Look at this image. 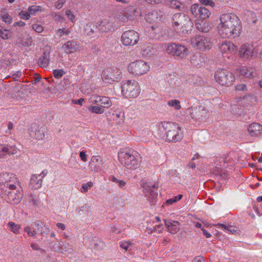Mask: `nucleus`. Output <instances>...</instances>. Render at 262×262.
<instances>
[{"mask_svg":"<svg viewBox=\"0 0 262 262\" xmlns=\"http://www.w3.org/2000/svg\"><path fill=\"white\" fill-rule=\"evenodd\" d=\"M241 26L238 18L232 13L223 14L217 26L219 34L222 38H235L241 33Z\"/></svg>","mask_w":262,"mask_h":262,"instance_id":"obj_1","label":"nucleus"},{"mask_svg":"<svg viewBox=\"0 0 262 262\" xmlns=\"http://www.w3.org/2000/svg\"><path fill=\"white\" fill-rule=\"evenodd\" d=\"M118 157L119 162L127 169L135 170L140 165L139 154L130 148H121L118 151Z\"/></svg>","mask_w":262,"mask_h":262,"instance_id":"obj_2","label":"nucleus"},{"mask_svg":"<svg viewBox=\"0 0 262 262\" xmlns=\"http://www.w3.org/2000/svg\"><path fill=\"white\" fill-rule=\"evenodd\" d=\"M159 129L165 135V139L168 141L176 142L182 138L181 127L176 123L163 122L161 123Z\"/></svg>","mask_w":262,"mask_h":262,"instance_id":"obj_3","label":"nucleus"},{"mask_svg":"<svg viewBox=\"0 0 262 262\" xmlns=\"http://www.w3.org/2000/svg\"><path fill=\"white\" fill-rule=\"evenodd\" d=\"M121 88L122 95L127 98H136L140 93V86L135 80L123 81Z\"/></svg>","mask_w":262,"mask_h":262,"instance_id":"obj_4","label":"nucleus"},{"mask_svg":"<svg viewBox=\"0 0 262 262\" xmlns=\"http://www.w3.org/2000/svg\"><path fill=\"white\" fill-rule=\"evenodd\" d=\"M192 47L202 51L211 49L212 42L210 37L204 35H196L190 39Z\"/></svg>","mask_w":262,"mask_h":262,"instance_id":"obj_5","label":"nucleus"},{"mask_svg":"<svg viewBox=\"0 0 262 262\" xmlns=\"http://www.w3.org/2000/svg\"><path fill=\"white\" fill-rule=\"evenodd\" d=\"M172 24L174 29L178 30L180 29L185 28L184 30L187 32L186 28L191 27L192 23L189 17L186 14L182 13L174 14L172 18Z\"/></svg>","mask_w":262,"mask_h":262,"instance_id":"obj_6","label":"nucleus"},{"mask_svg":"<svg viewBox=\"0 0 262 262\" xmlns=\"http://www.w3.org/2000/svg\"><path fill=\"white\" fill-rule=\"evenodd\" d=\"M214 79L220 84L228 86L232 84L235 78L233 74L228 70L218 69L215 72Z\"/></svg>","mask_w":262,"mask_h":262,"instance_id":"obj_7","label":"nucleus"},{"mask_svg":"<svg viewBox=\"0 0 262 262\" xmlns=\"http://www.w3.org/2000/svg\"><path fill=\"white\" fill-rule=\"evenodd\" d=\"M17 178L13 173L7 172L0 174V193L15 188Z\"/></svg>","mask_w":262,"mask_h":262,"instance_id":"obj_8","label":"nucleus"},{"mask_svg":"<svg viewBox=\"0 0 262 262\" xmlns=\"http://www.w3.org/2000/svg\"><path fill=\"white\" fill-rule=\"evenodd\" d=\"M149 69L148 63L143 60L132 62L128 66L129 72L137 75H142L146 73Z\"/></svg>","mask_w":262,"mask_h":262,"instance_id":"obj_9","label":"nucleus"},{"mask_svg":"<svg viewBox=\"0 0 262 262\" xmlns=\"http://www.w3.org/2000/svg\"><path fill=\"white\" fill-rule=\"evenodd\" d=\"M166 51L168 54L178 56L180 58L185 57L188 54L189 52L186 47L175 43L167 44L166 47Z\"/></svg>","mask_w":262,"mask_h":262,"instance_id":"obj_10","label":"nucleus"},{"mask_svg":"<svg viewBox=\"0 0 262 262\" xmlns=\"http://www.w3.org/2000/svg\"><path fill=\"white\" fill-rule=\"evenodd\" d=\"M188 112L190 117L196 121H203L209 117V112L202 105L191 106L188 109Z\"/></svg>","mask_w":262,"mask_h":262,"instance_id":"obj_11","label":"nucleus"},{"mask_svg":"<svg viewBox=\"0 0 262 262\" xmlns=\"http://www.w3.org/2000/svg\"><path fill=\"white\" fill-rule=\"evenodd\" d=\"M2 193L6 195L5 196L6 201L12 204H18L23 196L21 191L19 189L16 188V185L15 188L10 189V190L4 191Z\"/></svg>","mask_w":262,"mask_h":262,"instance_id":"obj_12","label":"nucleus"},{"mask_svg":"<svg viewBox=\"0 0 262 262\" xmlns=\"http://www.w3.org/2000/svg\"><path fill=\"white\" fill-rule=\"evenodd\" d=\"M139 40V35L137 32L134 30H128L124 32L121 35V40L125 46H134Z\"/></svg>","mask_w":262,"mask_h":262,"instance_id":"obj_13","label":"nucleus"},{"mask_svg":"<svg viewBox=\"0 0 262 262\" xmlns=\"http://www.w3.org/2000/svg\"><path fill=\"white\" fill-rule=\"evenodd\" d=\"M120 77V72L115 68H107L104 70L102 79L105 83L117 81Z\"/></svg>","mask_w":262,"mask_h":262,"instance_id":"obj_14","label":"nucleus"},{"mask_svg":"<svg viewBox=\"0 0 262 262\" xmlns=\"http://www.w3.org/2000/svg\"><path fill=\"white\" fill-rule=\"evenodd\" d=\"M190 11L195 17L199 18L201 19H207L211 15L210 10L207 8L203 6H199L196 4H194L191 6Z\"/></svg>","mask_w":262,"mask_h":262,"instance_id":"obj_15","label":"nucleus"},{"mask_svg":"<svg viewBox=\"0 0 262 262\" xmlns=\"http://www.w3.org/2000/svg\"><path fill=\"white\" fill-rule=\"evenodd\" d=\"M48 173L47 170H43L39 174H32L31 176L29 186L34 189H37L42 186V179L45 178Z\"/></svg>","mask_w":262,"mask_h":262,"instance_id":"obj_16","label":"nucleus"},{"mask_svg":"<svg viewBox=\"0 0 262 262\" xmlns=\"http://www.w3.org/2000/svg\"><path fill=\"white\" fill-rule=\"evenodd\" d=\"M254 49V47L251 44H243L238 50L239 56L243 59H248L253 55Z\"/></svg>","mask_w":262,"mask_h":262,"instance_id":"obj_17","label":"nucleus"},{"mask_svg":"<svg viewBox=\"0 0 262 262\" xmlns=\"http://www.w3.org/2000/svg\"><path fill=\"white\" fill-rule=\"evenodd\" d=\"M46 127L42 126L39 127L37 124H34L32 126V129L30 132V136L38 140H42L45 137Z\"/></svg>","mask_w":262,"mask_h":262,"instance_id":"obj_18","label":"nucleus"},{"mask_svg":"<svg viewBox=\"0 0 262 262\" xmlns=\"http://www.w3.org/2000/svg\"><path fill=\"white\" fill-rule=\"evenodd\" d=\"M219 49L223 54L232 53L237 50L236 46L229 40H224L221 42Z\"/></svg>","mask_w":262,"mask_h":262,"instance_id":"obj_19","label":"nucleus"},{"mask_svg":"<svg viewBox=\"0 0 262 262\" xmlns=\"http://www.w3.org/2000/svg\"><path fill=\"white\" fill-rule=\"evenodd\" d=\"M114 23L107 19L97 23L96 27L101 32H108L113 30Z\"/></svg>","mask_w":262,"mask_h":262,"instance_id":"obj_20","label":"nucleus"},{"mask_svg":"<svg viewBox=\"0 0 262 262\" xmlns=\"http://www.w3.org/2000/svg\"><path fill=\"white\" fill-rule=\"evenodd\" d=\"M81 46L76 41L70 40L67 41L62 47V49L67 54H71L79 50Z\"/></svg>","mask_w":262,"mask_h":262,"instance_id":"obj_21","label":"nucleus"},{"mask_svg":"<svg viewBox=\"0 0 262 262\" xmlns=\"http://www.w3.org/2000/svg\"><path fill=\"white\" fill-rule=\"evenodd\" d=\"M144 192L148 198L150 202H154V199L157 196V193L151 190V188L157 187V185H149L147 183H144L142 185Z\"/></svg>","mask_w":262,"mask_h":262,"instance_id":"obj_22","label":"nucleus"},{"mask_svg":"<svg viewBox=\"0 0 262 262\" xmlns=\"http://www.w3.org/2000/svg\"><path fill=\"white\" fill-rule=\"evenodd\" d=\"M248 132L250 136L257 137L262 132V125L257 123H253L248 126Z\"/></svg>","mask_w":262,"mask_h":262,"instance_id":"obj_23","label":"nucleus"},{"mask_svg":"<svg viewBox=\"0 0 262 262\" xmlns=\"http://www.w3.org/2000/svg\"><path fill=\"white\" fill-rule=\"evenodd\" d=\"M165 225L167 231L171 234L177 233L180 229V224L178 222L171 220H164Z\"/></svg>","mask_w":262,"mask_h":262,"instance_id":"obj_24","label":"nucleus"},{"mask_svg":"<svg viewBox=\"0 0 262 262\" xmlns=\"http://www.w3.org/2000/svg\"><path fill=\"white\" fill-rule=\"evenodd\" d=\"M89 166L91 170L98 171L102 167V163L100 158L93 156L89 162Z\"/></svg>","mask_w":262,"mask_h":262,"instance_id":"obj_25","label":"nucleus"},{"mask_svg":"<svg viewBox=\"0 0 262 262\" xmlns=\"http://www.w3.org/2000/svg\"><path fill=\"white\" fill-rule=\"evenodd\" d=\"M130 9L132 8H128L126 9H122L120 12L116 14V17L120 21L123 23H126L130 19V15L129 14Z\"/></svg>","mask_w":262,"mask_h":262,"instance_id":"obj_26","label":"nucleus"},{"mask_svg":"<svg viewBox=\"0 0 262 262\" xmlns=\"http://www.w3.org/2000/svg\"><path fill=\"white\" fill-rule=\"evenodd\" d=\"M145 19L149 23H158L160 20L161 18L158 11H152L146 14Z\"/></svg>","mask_w":262,"mask_h":262,"instance_id":"obj_27","label":"nucleus"},{"mask_svg":"<svg viewBox=\"0 0 262 262\" xmlns=\"http://www.w3.org/2000/svg\"><path fill=\"white\" fill-rule=\"evenodd\" d=\"M50 61L49 52H44L42 56L39 57L38 60V66L42 68H47Z\"/></svg>","mask_w":262,"mask_h":262,"instance_id":"obj_28","label":"nucleus"},{"mask_svg":"<svg viewBox=\"0 0 262 262\" xmlns=\"http://www.w3.org/2000/svg\"><path fill=\"white\" fill-rule=\"evenodd\" d=\"M254 70L250 67L245 66L241 67L239 70V73L245 77L250 78L253 77Z\"/></svg>","mask_w":262,"mask_h":262,"instance_id":"obj_29","label":"nucleus"},{"mask_svg":"<svg viewBox=\"0 0 262 262\" xmlns=\"http://www.w3.org/2000/svg\"><path fill=\"white\" fill-rule=\"evenodd\" d=\"M91 248L95 251H100L103 249L105 246L104 243L99 239H96L91 242Z\"/></svg>","mask_w":262,"mask_h":262,"instance_id":"obj_30","label":"nucleus"},{"mask_svg":"<svg viewBox=\"0 0 262 262\" xmlns=\"http://www.w3.org/2000/svg\"><path fill=\"white\" fill-rule=\"evenodd\" d=\"M0 18L7 24H10L12 23V17L9 14L6 9L1 10Z\"/></svg>","mask_w":262,"mask_h":262,"instance_id":"obj_31","label":"nucleus"},{"mask_svg":"<svg viewBox=\"0 0 262 262\" xmlns=\"http://www.w3.org/2000/svg\"><path fill=\"white\" fill-rule=\"evenodd\" d=\"M110 180L114 182L116 185L123 190H124L126 188V182L123 180H120L114 176H111L110 177Z\"/></svg>","mask_w":262,"mask_h":262,"instance_id":"obj_32","label":"nucleus"},{"mask_svg":"<svg viewBox=\"0 0 262 262\" xmlns=\"http://www.w3.org/2000/svg\"><path fill=\"white\" fill-rule=\"evenodd\" d=\"M20 43L23 47H30L34 44V40L32 36L27 35L25 38H19Z\"/></svg>","mask_w":262,"mask_h":262,"instance_id":"obj_33","label":"nucleus"},{"mask_svg":"<svg viewBox=\"0 0 262 262\" xmlns=\"http://www.w3.org/2000/svg\"><path fill=\"white\" fill-rule=\"evenodd\" d=\"M7 226L9 230L15 234L19 233V230L21 228V226L20 225L16 224L12 222H9L7 224Z\"/></svg>","mask_w":262,"mask_h":262,"instance_id":"obj_34","label":"nucleus"},{"mask_svg":"<svg viewBox=\"0 0 262 262\" xmlns=\"http://www.w3.org/2000/svg\"><path fill=\"white\" fill-rule=\"evenodd\" d=\"M60 249L63 254H70L73 251V247L69 243H65L60 245Z\"/></svg>","mask_w":262,"mask_h":262,"instance_id":"obj_35","label":"nucleus"},{"mask_svg":"<svg viewBox=\"0 0 262 262\" xmlns=\"http://www.w3.org/2000/svg\"><path fill=\"white\" fill-rule=\"evenodd\" d=\"M152 31L154 32L153 33L156 34L157 37L159 38L160 37H165L166 36V30L161 29L159 27H151Z\"/></svg>","mask_w":262,"mask_h":262,"instance_id":"obj_36","label":"nucleus"},{"mask_svg":"<svg viewBox=\"0 0 262 262\" xmlns=\"http://www.w3.org/2000/svg\"><path fill=\"white\" fill-rule=\"evenodd\" d=\"M196 29L202 32H207L209 30V27L208 24L202 21L201 23L195 24Z\"/></svg>","mask_w":262,"mask_h":262,"instance_id":"obj_37","label":"nucleus"},{"mask_svg":"<svg viewBox=\"0 0 262 262\" xmlns=\"http://www.w3.org/2000/svg\"><path fill=\"white\" fill-rule=\"evenodd\" d=\"M100 104L102 108H109L112 106V102L108 97L105 96H101Z\"/></svg>","mask_w":262,"mask_h":262,"instance_id":"obj_38","label":"nucleus"},{"mask_svg":"<svg viewBox=\"0 0 262 262\" xmlns=\"http://www.w3.org/2000/svg\"><path fill=\"white\" fill-rule=\"evenodd\" d=\"M88 110L91 113L97 114H101L104 112V110L101 106L90 105L89 106Z\"/></svg>","mask_w":262,"mask_h":262,"instance_id":"obj_39","label":"nucleus"},{"mask_svg":"<svg viewBox=\"0 0 262 262\" xmlns=\"http://www.w3.org/2000/svg\"><path fill=\"white\" fill-rule=\"evenodd\" d=\"M167 105L176 110H179L181 108L180 101L177 99H171L167 102Z\"/></svg>","mask_w":262,"mask_h":262,"instance_id":"obj_40","label":"nucleus"},{"mask_svg":"<svg viewBox=\"0 0 262 262\" xmlns=\"http://www.w3.org/2000/svg\"><path fill=\"white\" fill-rule=\"evenodd\" d=\"M215 227H221L225 231L228 232L229 233L233 234L236 232V230L231 226H226L222 224H217Z\"/></svg>","mask_w":262,"mask_h":262,"instance_id":"obj_41","label":"nucleus"},{"mask_svg":"<svg viewBox=\"0 0 262 262\" xmlns=\"http://www.w3.org/2000/svg\"><path fill=\"white\" fill-rule=\"evenodd\" d=\"M133 243L130 241H123L120 243V246L122 249L125 250L126 251L132 250L133 248Z\"/></svg>","mask_w":262,"mask_h":262,"instance_id":"obj_42","label":"nucleus"},{"mask_svg":"<svg viewBox=\"0 0 262 262\" xmlns=\"http://www.w3.org/2000/svg\"><path fill=\"white\" fill-rule=\"evenodd\" d=\"M28 11H29L30 15H35L38 12L41 11V7L40 6L32 5L29 7Z\"/></svg>","mask_w":262,"mask_h":262,"instance_id":"obj_43","label":"nucleus"},{"mask_svg":"<svg viewBox=\"0 0 262 262\" xmlns=\"http://www.w3.org/2000/svg\"><path fill=\"white\" fill-rule=\"evenodd\" d=\"M56 35L58 37H62L64 35H68L71 32L70 29H67L66 28L58 29L55 31Z\"/></svg>","mask_w":262,"mask_h":262,"instance_id":"obj_44","label":"nucleus"},{"mask_svg":"<svg viewBox=\"0 0 262 262\" xmlns=\"http://www.w3.org/2000/svg\"><path fill=\"white\" fill-rule=\"evenodd\" d=\"M0 36L3 39H7L11 36V32L10 30L2 29L0 32Z\"/></svg>","mask_w":262,"mask_h":262,"instance_id":"obj_45","label":"nucleus"},{"mask_svg":"<svg viewBox=\"0 0 262 262\" xmlns=\"http://www.w3.org/2000/svg\"><path fill=\"white\" fill-rule=\"evenodd\" d=\"M170 8L176 9H180L182 6V4L177 0H172L169 3Z\"/></svg>","mask_w":262,"mask_h":262,"instance_id":"obj_46","label":"nucleus"},{"mask_svg":"<svg viewBox=\"0 0 262 262\" xmlns=\"http://www.w3.org/2000/svg\"><path fill=\"white\" fill-rule=\"evenodd\" d=\"M36 225L38 227L42 225L41 230V233L43 234H48L50 232V228L48 226L43 225L41 223L37 222L36 223Z\"/></svg>","mask_w":262,"mask_h":262,"instance_id":"obj_47","label":"nucleus"},{"mask_svg":"<svg viewBox=\"0 0 262 262\" xmlns=\"http://www.w3.org/2000/svg\"><path fill=\"white\" fill-rule=\"evenodd\" d=\"M93 186V183L90 181L86 183H83L82 185L81 188L80 189V191L82 193H85L88 192L89 189H90Z\"/></svg>","mask_w":262,"mask_h":262,"instance_id":"obj_48","label":"nucleus"},{"mask_svg":"<svg viewBox=\"0 0 262 262\" xmlns=\"http://www.w3.org/2000/svg\"><path fill=\"white\" fill-rule=\"evenodd\" d=\"M94 25L92 23L87 24L84 28V32L89 35H92L94 33L93 28Z\"/></svg>","mask_w":262,"mask_h":262,"instance_id":"obj_49","label":"nucleus"},{"mask_svg":"<svg viewBox=\"0 0 262 262\" xmlns=\"http://www.w3.org/2000/svg\"><path fill=\"white\" fill-rule=\"evenodd\" d=\"M101 96L98 95H93L89 98V101L92 104H98L100 103Z\"/></svg>","mask_w":262,"mask_h":262,"instance_id":"obj_50","label":"nucleus"},{"mask_svg":"<svg viewBox=\"0 0 262 262\" xmlns=\"http://www.w3.org/2000/svg\"><path fill=\"white\" fill-rule=\"evenodd\" d=\"M24 231L27 232V234L31 237H34L37 234V231L35 230H32L30 226L25 227Z\"/></svg>","mask_w":262,"mask_h":262,"instance_id":"obj_51","label":"nucleus"},{"mask_svg":"<svg viewBox=\"0 0 262 262\" xmlns=\"http://www.w3.org/2000/svg\"><path fill=\"white\" fill-rule=\"evenodd\" d=\"M18 16L24 20H29L31 18V15L28 11V12L25 11H20L18 13Z\"/></svg>","mask_w":262,"mask_h":262,"instance_id":"obj_52","label":"nucleus"},{"mask_svg":"<svg viewBox=\"0 0 262 262\" xmlns=\"http://www.w3.org/2000/svg\"><path fill=\"white\" fill-rule=\"evenodd\" d=\"M52 17L58 22H63L64 20L63 16L60 15L58 12H53L52 13Z\"/></svg>","mask_w":262,"mask_h":262,"instance_id":"obj_53","label":"nucleus"},{"mask_svg":"<svg viewBox=\"0 0 262 262\" xmlns=\"http://www.w3.org/2000/svg\"><path fill=\"white\" fill-rule=\"evenodd\" d=\"M65 72L63 70H54L53 71V74L55 78L59 79L61 78L64 74Z\"/></svg>","mask_w":262,"mask_h":262,"instance_id":"obj_54","label":"nucleus"},{"mask_svg":"<svg viewBox=\"0 0 262 262\" xmlns=\"http://www.w3.org/2000/svg\"><path fill=\"white\" fill-rule=\"evenodd\" d=\"M31 27L34 31L38 33L42 32L44 30L43 27L39 24H33Z\"/></svg>","mask_w":262,"mask_h":262,"instance_id":"obj_55","label":"nucleus"},{"mask_svg":"<svg viewBox=\"0 0 262 262\" xmlns=\"http://www.w3.org/2000/svg\"><path fill=\"white\" fill-rule=\"evenodd\" d=\"M8 151V147L4 145L0 144V158L4 157L6 155Z\"/></svg>","mask_w":262,"mask_h":262,"instance_id":"obj_56","label":"nucleus"},{"mask_svg":"<svg viewBox=\"0 0 262 262\" xmlns=\"http://www.w3.org/2000/svg\"><path fill=\"white\" fill-rule=\"evenodd\" d=\"M235 91L237 92H246L247 91V87L246 84L239 83L237 84L235 87Z\"/></svg>","mask_w":262,"mask_h":262,"instance_id":"obj_57","label":"nucleus"},{"mask_svg":"<svg viewBox=\"0 0 262 262\" xmlns=\"http://www.w3.org/2000/svg\"><path fill=\"white\" fill-rule=\"evenodd\" d=\"M66 15L71 22L73 23L75 22V16L70 10H67L66 11Z\"/></svg>","mask_w":262,"mask_h":262,"instance_id":"obj_58","label":"nucleus"},{"mask_svg":"<svg viewBox=\"0 0 262 262\" xmlns=\"http://www.w3.org/2000/svg\"><path fill=\"white\" fill-rule=\"evenodd\" d=\"M201 56L200 55V54H196L193 55L191 58V62L196 65L199 64L200 63L198 61V59L200 61H201Z\"/></svg>","mask_w":262,"mask_h":262,"instance_id":"obj_59","label":"nucleus"},{"mask_svg":"<svg viewBox=\"0 0 262 262\" xmlns=\"http://www.w3.org/2000/svg\"><path fill=\"white\" fill-rule=\"evenodd\" d=\"M67 0H58L55 4V7L57 9H60L66 3Z\"/></svg>","mask_w":262,"mask_h":262,"instance_id":"obj_60","label":"nucleus"},{"mask_svg":"<svg viewBox=\"0 0 262 262\" xmlns=\"http://www.w3.org/2000/svg\"><path fill=\"white\" fill-rule=\"evenodd\" d=\"M29 200L34 205H37L38 202V197L34 195L31 194L29 198Z\"/></svg>","mask_w":262,"mask_h":262,"instance_id":"obj_61","label":"nucleus"},{"mask_svg":"<svg viewBox=\"0 0 262 262\" xmlns=\"http://www.w3.org/2000/svg\"><path fill=\"white\" fill-rule=\"evenodd\" d=\"M22 74L20 71H16L12 74V77L15 81H19V78L21 76Z\"/></svg>","mask_w":262,"mask_h":262,"instance_id":"obj_62","label":"nucleus"},{"mask_svg":"<svg viewBox=\"0 0 262 262\" xmlns=\"http://www.w3.org/2000/svg\"><path fill=\"white\" fill-rule=\"evenodd\" d=\"M201 2L206 6H211L213 7L214 5L212 0H201Z\"/></svg>","mask_w":262,"mask_h":262,"instance_id":"obj_63","label":"nucleus"},{"mask_svg":"<svg viewBox=\"0 0 262 262\" xmlns=\"http://www.w3.org/2000/svg\"><path fill=\"white\" fill-rule=\"evenodd\" d=\"M192 262H205V260L203 257L197 256L193 259Z\"/></svg>","mask_w":262,"mask_h":262,"instance_id":"obj_64","label":"nucleus"}]
</instances>
